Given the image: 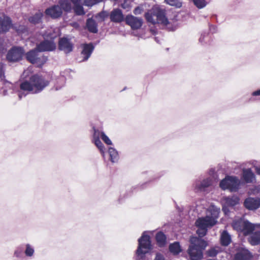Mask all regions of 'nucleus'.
<instances>
[{
    "label": "nucleus",
    "mask_w": 260,
    "mask_h": 260,
    "mask_svg": "<svg viewBox=\"0 0 260 260\" xmlns=\"http://www.w3.org/2000/svg\"><path fill=\"white\" fill-rule=\"evenodd\" d=\"M208 36L207 34H206V33L202 34L199 38V42L202 45H204V44H207L206 40H207V39H208Z\"/></svg>",
    "instance_id": "4c0bfd02"
},
{
    "label": "nucleus",
    "mask_w": 260,
    "mask_h": 260,
    "mask_svg": "<svg viewBox=\"0 0 260 260\" xmlns=\"http://www.w3.org/2000/svg\"><path fill=\"white\" fill-rule=\"evenodd\" d=\"M155 41H156L157 43H159V42H158V39H157V38H155Z\"/></svg>",
    "instance_id": "603ef678"
},
{
    "label": "nucleus",
    "mask_w": 260,
    "mask_h": 260,
    "mask_svg": "<svg viewBox=\"0 0 260 260\" xmlns=\"http://www.w3.org/2000/svg\"><path fill=\"white\" fill-rule=\"evenodd\" d=\"M37 47L35 49L32 50L26 54L27 59L32 63H38L40 61V57H39Z\"/></svg>",
    "instance_id": "f3484780"
},
{
    "label": "nucleus",
    "mask_w": 260,
    "mask_h": 260,
    "mask_svg": "<svg viewBox=\"0 0 260 260\" xmlns=\"http://www.w3.org/2000/svg\"><path fill=\"white\" fill-rule=\"evenodd\" d=\"M222 210L224 212V213L226 214L229 212V210L228 209V207L229 206L225 205V204L224 202H222Z\"/></svg>",
    "instance_id": "a18cd8bd"
},
{
    "label": "nucleus",
    "mask_w": 260,
    "mask_h": 260,
    "mask_svg": "<svg viewBox=\"0 0 260 260\" xmlns=\"http://www.w3.org/2000/svg\"><path fill=\"white\" fill-rule=\"evenodd\" d=\"M12 25L10 18L6 16H0V34L8 31Z\"/></svg>",
    "instance_id": "4468645a"
},
{
    "label": "nucleus",
    "mask_w": 260,
    "mask_h": 260,
    "mask_svg": "<svg viewBox=\"0 0 260 260\" xmlns=\"http://www.w3.org/2000/svg\"><path fill=\"white\" fill-rule=\"evenodd\" d=\"M212 182L210 177L204 179L201 181H197L194 184V190L196 192L204 191L212 184Z\"/></svg>",
    "instance_id": "1a4fd4ad"
},
{
    "label": "nucleus",
    "mask_w": 260,
    "mask_h": 260,
    "mask_svg": "<svg viewBox=\"0 0 260 260\" xmlns=\"http://www.w3.org/2000/svg\"><path fill=\"white\" fill-rule=\"evenodd\" d=\"M73 39L69 38L68 37H66V53L71 52L74 48V41Z\"/></svg>",
    "instance_id": "7c9ffc66"
},
{
    "label": "nucleus",
    "mask_w": 260,
    "mask_h": 260,
    "mask_svg": "<svg viewBox=\"0 0 260 260\" xmlns=\"http://www.w3.org/2000/svg\"><path fill=\"white\" fill-rule=\"evenodd\" d=\"M152 249L149 236L144 232L138 240V246L136 251V260H146V254Z\"/></svg>",
    "instance_id": "7ed1b4c3"
},
{
    "label": "nucleus",
    "mask_w": 260,
    "mask_h": 260,
    "mask_svg": "<svg viewBox=\"0 0 260 260\" xmlns=\"http://www.w3.org/2000/svg\"><path fill=\"white\" fill-rule=\"evenodd\" d=\"M14 256L17 258H21L23 257V253L21 247L16 248L14 252Z\"/></svg>",
    "instance_id": "e433bc0d"
},
{
    "label": "nucleus",
    "mask_w": 260,
    "mask_h": 260,
    "mask_svg": "<svg viewBox=\"0 0 260 260\" xmlns=\"http://www.w3.org/2000/svg\"><path fill=\"white\" fill-rule=\"evenodd\" d=\"M255 224V228H260V223L258 224Z\"/></svg>",
    "instance_id": "8fccbe9b"
},
{
    "label": "nucleus",
    "mask_w": 260,
    "mask_h": 260,
    "mask_svg": "<svg viewBox=\"0 0 260 260\" xmlns=\"http://www.w3.org/2000/svg\"><path fill=\"white\" fill-rule=\"evenodd\" d=\"M59 3V5H55L46 9L45 11L46 15L54 18L60 17L62 13V11L65 10V0H60Z\"/></svg>",
    "instance_id": "423d86ee"
},
{
    "label": "nucleus",
    "mask_w": 260,
    "mask_h": 260,
    "mask_svg": "<svg viewBox=\"0 0 260 260\" xmlns=\"http://www.w3.org/2000/svg\"><path fill=\"white\" fill-rule=\"evenodd\" d=\"M256 173L260 175V166L256 167L255 168Z\"/></svg>",
    "instance_id": "de8ad7c7"
},
{
    "label": "nucleus",
    "mask_w": 260,
    "mask_h": 260,
    "mask_svg": "<svg viewBox=\"0 0 260 260\" xmlns=\"http://www.w3.org/2000/svg\"><path fill=\"white\" fill-rule=\"evenodd\" d=\"M242 179L246 183H253L255 181V175L251 169H244L242 170Z\"/></svg>",
    "instance_id": "2eb2a0df"
},
{
    "label": "nucleus",
    "mask_w": 260,
    "mask_h": 260,
    "mask_svg": "<svg viewBox=\"0 0 260 260\" xmlns=\"http://www.w3.org/2000/svg\"><path fill=\"white\" fill-rule=\"evenodd\" d=\"M66 11H67V9H68V4L67 3V2H66Z\"/></svg>",
    "instance_id": "3c124183"
},
{
    "label": "nucleus",
    "mask_w": 260,
    "mask_h": 260,
    "mask_svg": "<svg viewBox=\"0 0 260 260\" xmlns=\"http://www.w3.org/2000/svg\"><path fill=\"white\" fill-rule=\"evenodd\" d=\"M244 219L243 218H240L234 220L232 223L233 229L238 232H242L244 226Z\"/></svg>",
    "instance_id": "b1692460"
},
{
    "label": "nucleus",
    "mask_w": 260,
    "mask_h": 260,
    "mask_svg": "<svg viewBox=\"0 0 260 260\" xmlns=\"http://www.w3.org/2000/svg\"><path fill=\"white\" fill-rule=\"evenodd\" d=\"M95 145L98 148L101 153L102 154L103 156L105 155V147L101 140L99 139H96L94 141H92Z\"/></svg>",
    "instance_id": "473e14b6"
},
{
    "label": "nucleus",
    "mask_w": 260,
    "mask_h": 260,
    "mask_svg": "<svg viewBox=\"0 0 260 260\" xmlns=\"http://www.w3.org/2000/svg\"><path fill=\"white\" fill-rule=\"evenodd\" d=\"M24 51L19 47H13L9 51L7 55V59L10 62L17 61L22 58Z\"/></svg>",
    "instance_id": "0eeeda50"
},
{
    "label": "nucleus",
    "mask_w": 260,
    "mask_h": 260,
    "mask_svg": "<svg viewBox=\"0 0 260 260\" xmlns=\"http://www.w3.org/2000/svg\"><path fill=\"white\" fill-rule=\"evenodd\" d=\"M40 60H41V59H40V61L38 63H40V62H42V61H40Z\"/></svg>",
    "instance_id": "6e6d98bb"
},
{
    "label": "nucleus",
    "mask_w": 260,
    "mask_h": 260,
    "mask_svg": "<svg viewBox=\"0 0 260 260\" xmlns=\"http://www.w3.org/2000/svg\"><path fill=\"white\" fill-rule=\"evenodd\" d=\"M73 3H79L80 0H71Z\"/></svg>",
    "instance_id": "09e8293b"
},
{
    "label": "nucleus",
    "mask_w": 260,
    "mask_h": 260,
    "mask_svg": "<svg viewBox=\"0 0 260 260\" xmlns=\"http://www.w3.org/2000/svg\"><path fill=\"white\" fill-rule=\"evenodd\" d=\"M126 22L131 26L132 28L135 29L141 27L143 20L141 18L136 17L133 15H128L126 17Z\"/></svg>",
    "instance_id": "9b49d317"
},
{
    "label": "nucleus",
    "mask_w": 260,
    "mask_h": 260,
    "mask_svg": "<svg viewBox=\"0 0 260 260\" xmlns=\"http://www.w3.org/2000/svg\"><path fill=\"white\" fill-rule=\"evenodd\" d=\"M49 84V81L42 76L34 75L32 76L29 81H25L20 84V91L18 94L19 99L25 96L26 94L23 92H30L35 94L42 91Z\"/></svg>",
    "instance_id": "f03ea898"
},
{
    "label": "nucleus",
    "mask_w": 260,
    "mask_h": 260,
    "mask_svg": "<svg viewBox=\"0 0 260 260\" xmlns=\"http://www.w3.org/2000/svg\"><path fill=\"white\" fill-rule=\"evenodd\" d=\"M73 4H74V12L77 15H83L85 14V12L84 11L83 7L81 5H79V3Z\"/></svg>",
    "instance_id": "2f4dec72"
},
{
    "label": "nucleus",
    "mask_w": 260,
    "mask_h": 260,
    "mask_svg": "<svg viewBox=\"0 0 260 260\" xmlns=\"http://www.w3.org/2000/svg\"><path fill=\"white\" fill-rule=\"evenodd\" d=\"M110 18L111 21L115 23H120L124 19L122 11L119 9L113 10L110 14Z\"/></svg>",
    "instance_id": "dca6fc26"
},
{
    "label": "nucleus",
    "mask_w": 260,
    "mask_h": 260,
    "mask_svg": "<svg viewBox=\"0 0 260 260\" xmlns=\"http://www.w3.org/2000/svg\"><path fill=\"white\" fill-rule=\"evenodd\" d=\"M0 84L4 86V88L5 89L3 91L4 95L8 94V89H11L13 87V85L11 83L5 79L4 67L2 63H0Z\"/></svg>",
    "instance_id": "ddd939ff"
},
{
    "label": "nucleus",
    "mask_w": 260,
    "mask_h": 260,
    "mask_svg": "<svg viewBox=\"0 0 260 260\" xmlns=\"http://www.w3.org/2000/svg\"><path fill=\"white\" fill-rule=\"evenodd\" d=\"M46 59H47V58H46L43 57V60H44V61H45Z\"/></svg>",
    "instance_id": "864d4df0"
},
{
    "label": "nucleus",
    "mask_w": 260,
    "mask_h": 260,
    "mask_svg": "<svg viewBox=\"0 0 260 260\" xmlns=\"http://www.w3.org/2000/svg\"><path fill=\"white\" fill-rule=\"evenodd\" d=\"M169 250L174 254H177L181 251V248L178 242H175L169 246Z\"/></svg>",
    "instance_id": "cd10ccee"
},
{
    "label": "nucleus",
    "mask_w": 260,
    "mask_h": 260,
    "mask_svg": "<svg viewBox=\"0 0 260 260\" xmlns=\"http://www.w3.org/2000/svg\"><path fill=\"white\" fill-rule=\"evenodd\" d=\"M207 254L211 257L215 256L218 252V250L214 248H211L207 251Z\"/></svg>",
    "instance_id": "58836bf2"
},
{
    "label": "nucleus",
    "mask_w": 260,
    "mask_h": 260,
    "mask_svg": "<svg viewBox=\"0 0 260 260\" xmlns=\"http://www.w3.org/2000/svg\"><path fill=\"white\" fill-rule=\"evenodd\" d=\"M24 254L26 256L32 257L35 254V248L30 244L27 243L25 245Z\"/></svg>",
    "instance_id": "bb28decb"
},
{
    "label": "nucleus",
    "mask_w": 260,
    "mask_h": 260,
    "mask_svg": "<svg viewBox=\"0 0 260 260\" xmlns=\"http://www.w3.org/2000/svg\"><path fill=\"white\" fill-rule=\"evenodd\" d=\"M145 16L147 21L152 24L160 23L166 26L169 23V20L162 10H158L154 13L148 12Z\"/></svg>",
    "instance_id": "39448f33"
},
{
    "label": "nucleus",
    "mask_w": 260,
    "mask_h": 260,
    "mask_svg": "<svg viewBox=\"0 0 260 260\" xmlns=\"http://www.w3.org/2000/svg\"><path fill=\"white\" fill-rule=\"evenodd\" d=\"M249 241L252 245L260 244V231L253 232L249 238Z\"/></svg>",
    "instance_id": "4be33fe9"
},
{
    "label": "nucleus",
    "mask_w": 260,
    "mask_h": 260,
    "mask_svg": "<svg viewBox=\"0 0 260 260\" xmlns=\"http://www.w3.org/2000/svg\"><path fill=\"white\" fill-rule=\"evenodd\" d=\"M86 27L89 31L96 33L98 31L96 22L92 18H88L86 21Z\"/></svg>",
    "instance_id": "aec40b11"
},
{
    "label": "nucleus",
    "mask_w": 260,
    "mask_h": 260,
    "mask_svg": "<svg viewBox=\"0 0 260 260\" xmlns=\"http://www.w3.org/2000/svg\"><path fill=\"white\" fill-rule=\"evenodd\" d=\"M77 25H77V23H74V26H77Z\"/></svg>",
    "instance_id": "5fc2aeb1"
},
{
    "label": "nucleus",
    "mask_w": 260,
    "mask_h": 260,
    "mask_svg": "<svg viewBox=\"0 0 260 260\" xmlns=\"http://www.w3.org/2000/svg\"><path fill=\"white\" fill-rule=\"evenodd\" d=\"M245 207L249 210H254L260 206V200L256 198H248L244 201Z\"/></svg>",
    "instance_id": "f8f14e48"
},
{
    "label": "nucleus",
    "mask_w": 260,
    "mask_h": 260,
    "mask_svg": "<svg viewBox=\"0 0 260 260\" xmlns=\"http://www.w3.org/2000/svg\"><path fill=\"white\" fill-rule=\"evenodd\" d=\"M59 48L61 50H65V37L61 38L59 41Z\"/></svg>",
    "instance_id": "ea45409f"
},
{
    "label": "nucleus",
    "mask_w": 260,
    "mask_h": 260,
    "mask_svg": "<svg viewBox=\"0 0 260 260\" xmlns=\"http://www.w3.org/2000/svg\"><path fill=\"white\" fill-rule=\"evenodd\" d=\"M240 183V180L237 177L227 176L220 181L219 185L223 190L229 189L231 191H237Z\"/></svg>",
    "instance_id": "20e7f679"
},
{
    "label": "nucleus",
    "mask_w": 260,
    "mask_h": 260,
    "mask_svg": "<svg viewBox=\"0 0 260 260\" xmlns=\"http://www.w3.org/2000/svg\"><path fill=\"white\" fill-rule=\"evenodd\" d=\"M108 153L111 162L113 163L117 162L119 159V155L117 151L113 147H109Z\"/></svg>",
    "instance_id": "393cba45"
},
{
    "label": "nucleus",
    "mask_w": 260,
    "mask_h": 260,
    "mask_svg": "<svg viewBox=\"0 0 260 260\" xmlns=\"http://www.w3.org/2000/svg\"><path fill=\"white\" fill-rule=\"evenodd\" d=\"M81 48L82 50L80 54V58L82 59L80 61H86L91 56L94 47L92 43L82 44L81 45Z\"/></svg>",
    "instance_id": "6e6552de"
},
{
    "label": "nucleus",
    "mask_w": 260,
    "mask_h": 260,
    "mask_svg": "<svg viewBox=\"0 0 260 260\" xmlns=\"http://www.w3.org/2000/svg\"><path fill=\"white\" fill-rule=\"evenodd\" d=\"M43 16V14L41 12H38L36 13L32 16H31L29 18V21L33 24L39 23L41 19V18Z\"/></svg>",
    "instance_id": "c85d7f7f"
},
{
    "label": "nucleus",
    "mask_w": 260,
    "mask_h": 260,
    "mask_svg": "<svg viewBox=\"0 0 260 260\" xmlns=\"http://www.w3.org/2000/svg\"><path fill=\"white\" fill-rule=\"evenodd\" d=\"M251 255L247 250H243L238 252L235 255V260H250L251 259Z\"/></svg>",
    "instance_id": "412c9836"
},
{
    "label": "nucleus",
    "mask_w": 260,
    "mask_h": 260,
    "mask_svg": "<svg viewBox=\"0 0 260 260\" xmlns=\"http://www.w3.org/2000/svg\"><path fill=\"white\" fill-rule=\"evenodd\" d=\"M101 139L106 144L109 145L112 144L111 140L103 132H101Z\"/></svg>",
    "instance_id": "c9c22d12"
},
{
    "label": "nucleus",
    "mask_w": 260,
    "mask_h": 260,
    "mask_svg": "<svg viewBox=\"0 0 260 260\" xmlns=\"http://www.w3.org/2000/svg\"><path fill=\"white\" fill-rule=\"evenodd\" d=\"M155 238L159 246L162 247L166 244V237L162 232H160L157 233Z\"/></svg>",
    "instance_id": "a878e982"
},
{
    "label": "nucleus",
    "mask_w": 260,
    "mask_h": 260,
    "mask_svg": "<svg viewBox=\"0 0 260 260\" xmlns=\"http://www.w3.org/2000/svg\"><path fill=\"white\" fill-rule=\"evenodd\" d=\"M37 50L39 52L51 51L56 48L55 44L52 40H44L37 46Z\"/></svg>",
    "instance_id": "9d476101"
},
{
    "label": "nucleus",
    "mask_w": 260,
    "mask_h": 260,
    "mask_svg": "<svg viewBox=\"0 0 260 260\" xmlns=\"http://www.w3.org/2000/svg\"><path fill=\"white\" fill-rule=\"evenodd\" d=\"M219 212V208L211 205L207 210L206 216L196 220V224L198 228L197 233L200 238L192 237L190 239V244L187 250L189 260L202 259L203 251L207 246V243L201 238L206 235L208 227L212 226L216 223Z\"/></svg>",
    "instance_id": "f257e3e1"
},
{
    "label": "nucleus",
    "mask_w": 260,
    "mask_h": 260,
    "mask_svg": "<svg viewBox=\"0 0 260 260\" xmlns=\"http://www.w3.org/2000/svg\"><path fill=\"white\" fill-rule=\"evenodd\" d=\"M232 241L231 235L226 231H224L221 234L220 242L222 245L224 246H228Z\"/></svg>",
    "instance_id": "5701e85b"
},
{
    "label": "nucleus",
    "mask_w": 260,
    "mask_h": 260,
    "mask_svg": "<svg viewBox=\"0 0 260 260\" xmlns=\"http://www.w3.org/2000/svg\"><path fill=\"white\" fill-rule=\"evenodd\" d=\"M239 199L237 196L226 197L222 199V202L228 206L233 207L239 203Z\"/></svg>",
    "instance_id": "6ab92c4d"
},
{
    "label": "nucleus",
    "mask_w": 260,
    "mask_h": 260,
    "mask_svg": "<svg viewBox=\"0 0 260 260\" xmlns=\"http://www.w3.org/2000/svg\"><path fill=\"white\" fill-rule=\"evenodd\" d=\"M108 16V14H107V13L106 12H105V11H102L99 13H98L96 15V18H100L102 20H104L105 18H106Z\"/></svg>",
    "instance_id": "79ce46f5"
},
{
    "label": "nucleus",
    "mask_w": 260,
    "mask_h": 260,
    "mask_svg": "<svg viewBox=\"0 0 260 260\" xmlns=\"http://www.w3.org/2000/svg\"><path fill=\"white\" fill-rule=\"evenodd\" d=\"M102 1L103 0H84V4L86 6L91 7Z\"/></svg>",
    "instance_id": "f704fd0d"
},
{
    "label": "nucleus",
    "mask_w": 260,
    "mask_h": 260,
    "mask_svg": "<svg viewBox=\"0 0 260 260\" xmlns=\"http://www.w3.org/2000/svg\"><path fill=\"white\" fill-rule=\"evenodd\" d=\"M194 6L199 9L205 8L209 3V0H192Z\"/></svg>",
    "instance_id": "c756f323"
},
{
    "label": "nucleus",
    "mask_w": 260,
    "mask_h": 260,
    "mask_svg": "<svg viewBox=\"0 0 260 260\" xmlns=\"http://www.w3.org/2000/svg\"><path fill=\"white\" fill-rule=\"evenodd\" d=\"M243 224V230L242 231L243 234L245 236L250 234L251 235L255 229V224H252L249 222L248 220L245 219L244 220Z\"/></svg>",
    "instance_id": "a211bd4d"
},
{
    "label": "nucleus",
    "mask_w": 260,
    "mask_h": 260,
    "mask_svg": "<svg viewBox=\"0 0 260 260\" xmlns=\"http://www.w3.org/2000/svg\"><path fill=\"white\" fill-rule=\"evenodd\" d=\"M143 11V9L142 7H137V8H136L134 10V13L135 14V15H138V14H140L142 13Z\"/></svg>",
    "instance_id": "37998d69"
},
{
    "label": "nucleus",
    "mask_w": 260,
    "mask_h": 260,
    "mask_svg": "<svg viewBox=\"0 0 260 260\" xmlns=\"http://www.w3.org/2000/svg\"><path fill=\"white\" fill-rule=\"evenodd\" d=\"M100 136L101 137V132L99 130L94 129V133L93 134L92 141H94L96 139H100Z\"/></svg>",
    "instance_id": "a19ab883"
},
{
    "label": "nucleus",
    "mask_w": 260,
    "mask_h": 260,
    "mask_svg": "<svg viewBox=\"0 0 260 260\" xmlns=\"http://www.w3.org/2000/svg\"><path fill=\"white\" fill-rule=\"evenodd\" d=\"M251 94L253 96H259L260 95V89L259 90L253 91Z\"/></svg>",
    "instance_id": "49530a36"
},
{
    "label": "nucleus",
    "mask_w": 260,
    "mask_h": 260,
    "mask_svg": "<svg viewBox=\"0 0 260 260\" xmlns=\"http://www.w3.org/2000/svg\"><path fill=\"white\" fill-rule=\"evenodd\" d=\"M154 260H165L164 256L160 253H156Z\"/></svg>",
    "instance_id": "c03bdc74"
},
{
    "label": "nucleus",
    "mask_w": 260,
    "mask_h": 260,
    "mask_svg": "<svg viewBox=\"0 0 260 260\" xmlns=\"http://www.w3.org/2000/svg\"><path fill=\"white\" fill-rule=\"evenodd\" d=\"M166 3L172 6L180 8L182 6L181 0H165Z\"/></svg>",
    "instance_id": "72a5a7b5"
}]
</instances>
